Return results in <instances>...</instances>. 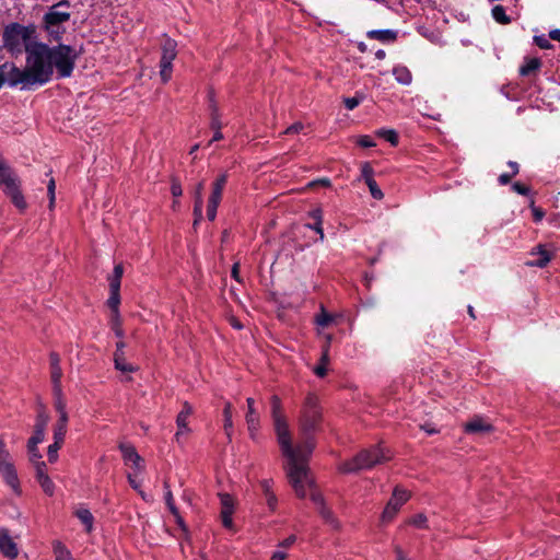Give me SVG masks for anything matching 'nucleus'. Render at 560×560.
I'll list each match as a JSON object with an SVG mask.
<instances>
[{"instance_id": "f257e3e1", "label": "nucleus", "mask_w": 560, "mask_h": 560, "mask_svg": "<svg viewBox=\"0 0 560 560\" xmlns=\"http://www.w3.org/2000/svg\"><path fill=\"white\" fill-rule=\"evenodd\" d=\"M270 405L277 442L282 455L287 459L284 470L290 485L294 489L295 494L301 499H304L307 490H310L311 500L316 505L324 522L334 529H338L340 524L332 512L325 505L323 495L315 489L314 480L307 466V458L314 448V443L306 438L303 443L293 446L288 418L281 399L273 395L270 398Z\"/></svg>"}, {"instance_id": "f03ea898", "label": "nucleus", "mask_w": 560, "mask_h": 560, "mask_svg": "<svg viewBox=\"0 0 560 560\" xmlns=\"http://www.w3.org/2000/svg\"><path fill=\"white\" fill-rule=\"evenodd\" d=\"M79 57L80 51L75 47L60 42L54 46L39 42L30 48V62L43 85L51 80L55 72L58 78L71 77Z\"/></svg>"}, {"instance_id": "7ed1b4c3", "label": "nucleus", "mask_w": 560, "mask_h": 560, "mask_svg": "<svg viewBox=\"0 0 560 560\" xmlns=\"http://www.w3.org/2000/svg\"><path fill=\"white\" fill-rule=\"evenodd\" d=\"M2 38L4 47L11 54L20 55L25 51L26 57H30L31 46L39 43L33 24L11 23L4 27Z\"/></svg>"}, {"instance_id": "20e7f679", "label": "nucleus", "mask_w": 560, "mask_h": 560, "mask_svg": "<svg viewBox=\"0 0 560 560\" xmlns=\"http://www.w3.org/2000/svg\"><path fill=\"white\" fill-rule=\"evenodd\" d=\"M70 2L61 0L48 7L42 19V27L50 42L59 43L67 32L71 19Z\"/></svg>"}, {"instance_id": "39448f33", "label": "nucleus", "mask_w": 560, "mask_h": 560, "mask_svg": "<svg viewBox=\"0 0 560 560\" xmlns=\"http://www.w3.org/2000/svg\"><path fill=\"white\" fill-rule=\"evenodd\" d=\"M389 459L384 448L380 445L360 452L351 460L343 463L340 466L342 472H355L361 469H370L373 466L384 463Z\"/></svg>"}, {"instance_id": "423d86ee", "label": "nucleus", "mask_w": 560, "mask_h": 560, "mask_svg": "<svg viewBox=\"0 0 560 560\" xmlns=\"http://www.w3.org/2000/svg\"><path fill=\"white\" fill-rule=\"evenodd\" d=\"M5 80L10 86L21 85L24 90L43 85L40 79L33 69V65L30 62V57H26V66L24 69H20L14 65L9 66V69L5 72Z\"/></svg>"}, {"instance_id": "0eeeda50", "label": "nucleus", "mask_w": 560, "mask_h": 560, "mask_svg": "<svg viewBox=\"0 0 560 560\" xmlns=\"http://www.w3.org/2000/svg\"><path fill=\"white\" fill-rule=\"evenodd\" d=\"M0 476L4 483L11 488L15 494L21 493L20 480L14 466L13 457L7 447V443L0 436Z\"/></svg>"}, {"instance_id": "6e6552de", "label": "nucleus", "mask_w": 560, "mask_h": 560, "mask_svg": "<svg viewBox=\"0 0 560 560\" xmlns=\"http://www.w3.org/2000/svg\"><path fill=\"white\" fill-rule=\"evenodd\" d=\"M0 186L3 187L4 192L11 198L16 208L20 210L26 208V202L19 189L16 178L5 165L0 170Z\"/></svg>"}, {"instance_id": "1a4fd4ad", "label": "nucleus", "mask_w": 560, "mask_h": 560, "mask_svg": "<svg viewBox=\"0 0 560 560\" xmlns=\"http://www.w3.org/2000/svg\"><path fill=\"white\" fill-rule=\"evenodd\" d=\"M320 421V410L318 408V399L314 395H308L305 399L301 425L305 434L316 430Z\"/></svg>"}, {"instance_id": "9d476101", "label": "nucleus", "mask_w": 560, "mask_h": 560, "mask_svg": "<svg viewBox=\"0 0 560 560\" xmlns=\"http://www.w3.org/2000/svg\"><path fill=\"white\" fill-rule=\"evenodd\" d=\"M177 44L174 39L167 37L162 45V56L160 60V75L164 83L168 82L173 71V60L177 56Z\"/></svg>"}, {"instance_id": "9b49d317", "label": "nucleus", "mask_w": 560, "mask_h": 560, "mask_svg": "<svg viewBox=\"0 0 560 560\" xmlns=\"http://www.w3.org/2000/svg\"><path fill=\"white\" fill-rule=\"evenodd\" d=\"M410 493L406 489L395 487L393 495L387 502L382 515L381 522L387 524L394 520L400 508L409 500Z\"/></svg>"}, {"instance_id": "f8f14e48", "label": "nucleus", "mask_w": 560, "mask_h": 560, "mask_svg": "<svg viewBox=\"0 0 560 560\" xmlns=\"http://www.w3.org/2000/svg\"><path fill=\"white\" fill-rule=\"evenodd\" d=\"M226 182V174H222L212 184V189L207 206V218L210 221H213L217 217V210L221 202L223 189L225 187Z\"/></svg>"}, {"instance_id": "ddd939ff", "label": "nucleus", "mask_w": 560, "mask_h": 560, "mask_svg": "<svg viewBox=\"0 0 560 560\" xmlns=\"http://www.w3.org/2000/svg\"><path fill=\"white\" fill-rule=\"evenodd\" d=\"M220 520L222 526L229 530H235L233 514L236 508V501L229 493H220Z\"/></svg>"}, {"instance_id": "4468645a", "label": "nucleus", "mask_w": 560, "mask_h": 560, "mask_svg": "<svg viewBox=\"0 0 560 560\" xmlns=\"http://www.w3.org/2000/svg\"><path fill=\"white\" fill-rule=\"evenodd\" d=\"M192 412V406L187 401L183 402L182 410L176 417L177 432L175 433V440L177 443H180V438L183 435H187L191 432V429L188 425V421Z\"/></svg>"}, {"instance_id": "2eb2a0df", "label": "nucleus", "mask_w": 560, "mask_h": 560, "mask_svg": "<svg viewBox=\"0 0 560 560\" xmlns=\"http://www.w3.org/2000/svg\"><path fill=\"white\" fill-rule=\"evenodd\" d=\"M247 412L245 415V420L247 423V429L252 439H255L257 432L260 428V416L255 408V400L253 398H247Z\"/></svg>"}, {"instance_id": "dca6fc26", "label": "nucleus", "mask_w": 560, "mask_h": 560, "mask_svg": "<svg viewBox=\"0 0 560 560\" xmlns=\"http://www.w3.org/2000/svg\"><path fill=\"white\" fill-rule=\"evenodd\" d=\"M35 479L45 494L49 497L54 495L56 487L51 478L48 476L46 463L37 464V468L35 469Z\"/></svg>"}, {"instance_id": "f3484780", "label": "nucleus", "mask_w": 560, "mask_h": 560, "mask_svg": "<svg viewBox=\"0 0 560 560\" xmlns=\"http://www.w3.org/2000/svg\"><path fill=\"white\" fill-rule=\"evenodd\" d=\"M0 552L9 559H14L19 555L16 544L4 528L0 529Z\"/></svg>"}, {"instance_id": "a211bd4d", "label": "nucleus", "mask_w": 560, "mask_h": 560, "mask_svg": "<svg viewBox=\"0 0 560 560\" xmlns=\"http://www.w3.org/2000/svg\"><path fill=\"white\" fill-rule=\"evenodd\" d=\"M119 450L126 464H131L138 471L142 469V458L132 445L120 443Z\"/></svg>"}, {"instance_id": "6ab92c4d", "label": "nucleus", "mask_w": 560, "mask_h": 560, "mask_svg": "<svg viewBox=\"0 0 560 560\" xmlns=\"http://www.w3.org/2000/svg\"><path fill=\"white\" fill-rule=\"evenodd\" d=\"M492 429L491 423L481 417H475L465 424V431L470 434H486Z\"/></svg>"}, {"instance_id": "aec40b11", "label": "nucleus", "mask_w": 560, "mask_h": 560, "mask_svg": "<svg viewBox=\"0 0 560 560\" xmlns=\"http://www.w3.org/2000/svg\"><path fill=\"white\" fill-rule=\"evenodd\" d=\"M54 407L58 412V418H69L67 412V404L62 394L61 386H52Z\"/></svg>"}, {"instance_id": "412c9836", "label": "nucleus", "mask_w": 560, "mask_h": 560, "mask_svg": "<svg viewBox=\"0 0 560 560\" xmlns=\"http://www.w3.org/2000/svg\"><path fill=\"white\" fill-rule=\"evenodd\" d=\"M530 255H538V259L537 260H534V261H530L528 262L527 265L529 266H534V267H538V268H544L546 267L550 260H551V255L550 253L545 248L544 245H538L536 248H534L532 252H530Z\"/></svg>"}, {"instance_id": "4be33fe9", "label": "nucleus", "mask_w": 560, "mask_h": 560, "mask_svg": "<svg viewBox=\"0 0 560 560\" xmlns=\"http://www.w3.org/2000/svg\"><path fill=\"white\" fill-rule=\"evenodd\" d=\"M50 375L52 386H61L62 370L60 368V359L57 353L50 354Z\"/></svg>"}, {"instance_id": "5701e85b", "label": "nucleus", "mask_w": 560, "mask_h": 560, "mask_svg": "<svg viewBox=\"0 0 560 560\" xmlns=\"http://www.w3.org/2000/svg\"><path fill=\"white\" fill-rule=\"evenodd\" d=\"M366 36L370 39H376L382 43H389L396 39L397 33L392 30H372L368 32Z\"/></svg>"}, {"instance_id": "b1692460", "label": "nucleus", "mask_w": 560, "mask_h": 560, "mask_svg": "<svg viewBox=\"0 0 560 560\" xmlns=\"http://www.w3.org/2000/svg\"><path fill=\"white\" fill-rule=\"evenodd\" d=\"M541 61L538 58H525L523 66L520 68V74L529 77L539 70Z\"/></svg>"}, {"instance_id": "393cba45", "label": "nucleus", "mask_w": 560, "mask_h": 560, "mask_svg": "<svg viewBox=\"0 0 560 560\" xmlns=\"http://www.w3.org/2000/svg\"><path fill=\"white\" fill-rule=\"evenodd\" d=\"M124 275V267L121 264H117L114 267L113 273L108 276L109 291H120V282Z\"/></svg>"}, {"instance_id": "a878e982", "label": "nucleus", "mask_w": 560, "mask_h": 560, "mask_svg": "<svg viewBox=\"0 0 560 560\" xmlns=\"http://www.w3.org/2000/svg\"><path fill=\"white\" fill-rule=\"evenodd\" d=\"M69 418H58L57 422L54 425V441L57 443H62L65 441V436L67 433Z\"/></svg>"}, {"instance_id": "bb28decb", "label": "nucleus", "mask_w": 560, "mask_h": 560, "mask_svg": "<svg viewBox=\"0 0 560 560\" xmlns=\"http://www.w3.org/2000/svg\"><path fill=\"white\" fill-rule=\"evenodd\" d=\"M393 74L396 79V81L404 85H409L412 81L411 72L407 67L398 66L395 67L393 70Z\"/></svg>"}, {"instance_id": "cd10ccee", "label": "nucleus", "mask_w": 560, "mask_h": 560, "mask_svg": "<svg viewBox=\"0 0 560 560\" xmlns=\"http://www.w3.org/2000/svg\"><path fill=\"white\" fill-rule=\"evenodd\" d=\"M223 417H224V431L229 439H231L232 431H233V407L231 402H225L224 409H223Z\"/></svg>"}, {"instance_id": "c85d7f7f", "label": "nucleus", "mask_w": 560, "mask_h": 560, "mask_svg": "<svg viewBox=\"0 0 560 560\" xmlns=\"http://www.w3.org/2000/svg\"><path fill=\"white\" fill-rule=\"evenodd\" d=\"M52 550L56 560H73L70 550L61 541H54Z\"/></svg>"}, {"instance_id": "c756f323", "label": "nucleus", "mask_w": 560, "mask_h": 560, "mask_svg": "<svg viewBox=\"0 0 560 560\" xmlns=\"http://www.w3.org/2000/svg\"><path fill=\"white\" fill-rule=\"evenodd\" d=\"M77 517L85 525V529L88 533H91L93 529V521L94 517L92 513L86 509H81L77 511Z\"/></svg>"}, {"instance_id": "7c9ffc66", "label": "nucleus", "mask_w": 560, "mask_h": 560, "mask_svg": "<svg viewBox=\"0 0 560 560\" xmlns=\"http://www.w3.org/2000/svg\"><path fill=\"white\" fill-rule=\"evenodd\" d=\"M119 304H120V291H109V298L107 300V305L112 310L113 314H115V318L118 322L119 314Z\"/></svg>"}, {"instance_id": "2f4dec72", "label": "nucleus", "mask_w": 560, "mask_h": 560, "mask_svg": "<svg viewBox=\"0 0 560 560\" xmlns=\"http://www.w3.org/2000/svg\"><path fill=\"white\" fill-rule=\"evenodd\" d=\"M27 455L28 459L32 463L34 469L37 468V464L44 463L42 459V454L38 450V445H32L27 443Z\"/></svg>"}, {"instance_id": "473e14b6", "label": "nucleus", "mask_w": 560, "mask_h": 560, "mask_svg": "<svg viewBox=\"0 0 560 560\" xmlns=\"http://www.w3.org/2000/svg\"><path fill=\"white\" fill-rule=\"evenodd\" d=\"M114 362H115V368L120 372L130 373V372L135 371V368L131 364L126 362L125 357L122 354L115 353Z\"/></svg>"}, {"instance_id": "72a5a7b5", "label": "nucleus", "mask_w": 560, "mask_h": 560, "mask_svg": "<svg viewBox=\"0 0 560 560\" xmlns=\"http://www.w3.org/2000/svg\"><path fill=\"white\" fill-rule=\"evenodd\" d=\"M49 421V416L44 408H39L36 417L35 429L46 431V427Z\"/></svg>"}, {"instance_id": "f704fd0d", "label": "nucleus", "mask_w": 560, "mask_h": 560, "mask_svg": "<svg viewBox=\"0 0 560 560\" xmlns=\"http://www.w3.org/2000/svg\"><path fill=\"white\" fill-rule=\"evenodd\" d=\"M335 316L327 313L322 306L320 313L316 316V324L322 327H326L335 322Z\"/></svg>"}, {"instance_id": "c9c22d12", "label": "nucleus", "mask_w": 560, "mask_h": 560, "mask_svg": "<svg viewBox=\"0 0 560 560\" xmlns=\"http://www.w3.org/2000/svg\"><path fill=\"white\" fill-rule=\"evenodd\" d=\"M492 16L498 23L501 24H508L510 22V18L506 15L502 5H495L492 9Z\"/></svg>"}, {"instance_id": "e433bc0d", "label": "nucleus", "mask_w": 560, "mask_h": 560, "mask_svg": "<svg viewBox=\"0 0 560 560\" xmlns=\"http://www.w3.org/2000/svg\"><path fill=\"white\" fill-rule=\"evenodd\" d=\"M377 136L384 138L386 141H388L393 145H397L398 143V136L395 130L393 129H380L377 132Z\"/></svg>"}, {"instance_id": "4c0bfd02", "label": "nucleus", "mask_w": 560, "mask_h": 560, "mask_svg": "<svg viewBox=\"0 0 560 560\" xmlns=\"http://www.w3.org/2000/svg\"><path fill=\"white\" fill-rule=\"evenodd\" d=\"M61 446H62V443H57L56 441H54V443H51L48 446L47 457H48V462L49 463H56L57 462V459H58V451L61 448Z\"/></svg>"}, {"instance_id": "58836bf2", "label": "nucleus", "mask_w": 560, "mask_h": 560, "mask_svg": "<svg viewBox=\"0 0 560 560\" xmlns=\"http://www.w3.org/2000/svg\"><path fill=\"white\" fill-rule=\"evenodd\" d=\"M165 503L172 514H176V505L174 503V498L172 491L168 489V486L165 485V494H164Z\"/></svg>"}, {"instance_id": "ea45409f", "label": "nucleus", "mask_w": 560, "mask_h": 560, "mask_svg": "<svg viewBox=\"0 0 560 560\" xmlns=\"http://www.w3.org/2000/svg\"><path fill=\"white\" fill-rule=\"evenodd\" d=\"M210 127L213 130H221V128H222V124L220 121L218 108L215 107V105L211 106V124H210Z\"/></svg>"}, {"instance_id": "a19ab883", "label": "nucleus", "mask_w": 560, "mask_h": 560, "mask_svg": "<svg viewBox=\"0 0 560 560\" xmlns=\"http://www.w3.org/2000/svg\"><path fill=\"white\" fill-rule=\"evenodd\" d=\"M366 185H368L370 192L374 199L381 200L384 197L383 191L380 189V187L377 186V184L374 179L373 180L369 179Z\"/></svg>"}, {"instance_id": "79ce46f5", "label": "nucleus", "mask_w": 560, "mask_h": 560, "mask_svg": "<svg viewBox=\"0 0 560 560\" xmlns=\"http://www.w3.org/2000/svg\"><path fill=\"white\" fill-rule=\"evenodd\" d=\"M362 101H363V96L362 95H357V96H353V97H346L343 100V103H345V106H346L347 109L352 110L357 106H359V104Z\"/></svg>"}, {"instance_id": "37998d69", "label": "nucleus", "mask_w": 560, "mask_h": 560, "mask_svg": "<svg viewBox=\"0 0 560 560\" xmlns=\"http://www.w3.org/2000/svg\"><path fill=\"white\" fill-rule=\"evenodd\" d=\"M203 187H205V183L203 182H200L195 187V191H194L195 206H203V198H202Z\"/></svg>"}, {"instance_id": "c03bdc74", "label": "nucleus", "mask_w": 560, "mask_h": 560, "mask_svg": "<svg viewBox=\"0 0 560 560\" xmlns=\"http://www.w3.org/2000/svg\"><path fill=\"white\" fill-rule=\"evenodd\" d=\"M427 516L424 514H417L412 518H410L409 523L416 527L424 528L427 527Z\"/></svg>"}, {"instance_id": "a18cd8bd", "label": "nucleus", "mask_w": 560, "mask_h": 560, "mask_svg": "<svg viewBox=\"0 0 560 560\" xmlns=\"http://www.w3.org/2000/svg\"><path fill=\"white\" fill-rule=\"evenodd\" d=\"M361 177L364 179L365 184L370 180H373V168L369 163H364L361 167Z\"/></svg>"}, {"instance_id": "49530a36", "label": "nucleus", "mask_w": 560, "mask_h": 560, "mask_svg": "<svg viewBox=\"0 0 560 560\" xmlns=\"http://www.w3.org/2000/svg\"><path fill=\"white\" fill-rule=\"evenodd\" d=\"M45 432L40 430H34L33 435L28 439L27 443L32 445H38L44 441Z\"/></svg>"}, {"instance_id": "de8ad7c7", "label": "nucleus", "mask_w": 560, "mask_h": 560, "mask_svg": "<svg viewBox=\"0 0 560 560\" xmlns=\"http://www.w3.org/2000/svg\"><path fill=\"white\" fill-rule=\"evenodd\" d=\"M260 488L262 490L264 495H269L271 493H275L272 490L273 487V480L272 479H264L259 482Z\"/></svg>"}, {"instance_id": "09e8293b", "label": "nucleus", "mask_w": 560, "mask_h": 560, "mask_svg": "<svg viewBox=\"0 0 560 560\" xmlns=\"http://www.w3.org/2000/svg\"><path fill=\"white\" fill-rule=\"evenodd\" d=\"M55 189H56V185H55V180L54 179H50L49 183H48V186H47V190H48V197H49V209L51 210L55 206Z\"/></svg>"}, {"instance_id": "8fccbe9b", "label": "nucleus", "mask_w": 560, "mask_h": 560, "mask_svg": "<svg viewBox=\"0 0 560 560\" xmlns=\"http://www.w3.org/2000/svg\"><path fill=\"white\" fill-rule=\"evenodd\" d=\"M110 322H112V328L115 331V335L119 338L122 337L124 334H122V329H121L120 315L118 314V323L115 318V314L112 315Z\"/></svg>"}, {"instance_id": "3c124183", "label": "nucleus", "mask_w": 560, "mask_h": 560, "mask_svg": "<svg viewBox=\"0 0 560 560\" xmlns=\"http://www.w3.org/2000/svg\"><path fill=\"white\" fill-rule=\"evenodd\" d=\"M357 143L362 148L375 147V142L370 136H360L357 140Z\"/></svg>"}, {"instance_id": "603ef678", "label": "nucleus", "mask_w": 560, "mask_h": 560, "mask_svg": "<svg viewBox=\"0 0 560 560\" xmlns=\"http://www.w3.org/2000/svg\"><path fill=\"white\" fill-rule=\"evenodd\" d=\"M534 40H535L536 45L541 49L551 48V44L545 35L535 36Z\"/></svg>"}, {"instance_id": "864d4df0", "label": "nucleus", "mask_w": 560, "mask_h": 560, "mask_svg": "<svg viewBox=\"0 0 560 560\" xmlns=\"http://www.w3.org/2000/svg\"><path fill=\"white\" fill-rule=\"evenodd\" d=\"M171 192L173 197L178 198L183 194L182 185L178 180L173 179L171 185Z\"/></svg>"}, {"instance_id": "5fc2aeb1", "label": "nucleus", "mask_w": 560, "mask_h": 560, "mask_svg": "<svg viewBox=\"0 0 560 560\" xmlns=\"http://www.w3.org/2000/svg\"><path fill=\"white\" fill-rule=\"evenodd\" d=\"M331 340V337L328 336L327 338V345L326 347L324 348L323 350V354H322V358H320V363L319 364H324V365H328L329 363V354H328V350H329V342Z\"/></svg>"}, {"instance_id": "6e6d98bb", "label": "nucleus", "mask_w": 560, "mask_h": 560, "mask_svg": "<svg viewBox=\"0 0 560 560\" xmlns=\"http://www.w3.org/2000/svg\"><path fill=\"white\" fill-rule=\"evenodd\" d=\"M304 126L303 124L301 122H295L293 125H291L290 127H288L284 131L285 135H294V133H298L300 132L301 130H303Z\"/></svg>"}, {"instance_id": "4d7b16f0", "label": "nucleus", "mask_w": 560, "mask_h": 560, "mask_svg": "<svg viewBox=\"0 0 560 560\" xmlns=\"http://www.w3.org/2000/svg\"><path fill=\"white\" fill-rule=\"evenodd\" d=\"M512 188L520 195L526 196L529 194V188L521 183H514Z\"/></svg>"}, {"instance_id": "13d9d810", "label": "nucleus", "mask_w": 560, "mask_h": 560, "mask_svg": "<svg viewBox=\"0 0 560 560\" xmlns=\"http://www.w3.org/2000/svg\"><path fill=\"white\" fill-rule=\"evenodd\" d=\"M265 498H266V502H267L268 508L271 511H275L276 508H277V503H278L277 495L275 493H271L269 495H266Z\"/></svg>"}, {"instance_id": "bf43d9fd", "label": "nucleus", "mask_w": 560, "mask_h": 560, "mask_svg": "<svg viewBox=\"0 0 560 560\" xmlns=\"http://www.w3.org/2000/svg\"><path fill=\"white\" fill-rule=\"evenodd\" d=\"M174 518H175V522L176 524L178 525V527L185 533L187 534V526L183 520V517L180 516L179 512H178V509L176 510V514H173Z\"/></svg>"}, {"instance_id": "052dcab7", "label": "nucleus", "mask_w": 560, "mask_h": 560, "mask_svg": "<svg viewBox=\"0 0 560 560\" xmlns=\"http://www.w3.org/2000/svg\"><path fill=\"white\" fill-rule=\"evenodd\" d=\"M322 223L323 222H317L315 221L314 224H307V228L314 230L316 233L319 234V240L323 241L324 240V231H323V228H322Z\"/></svg>"}, {"instance_id": "680f3d73", "label": "nucleus", "mask_w": 560, "mask_h": 560, "mask_svg": "<svg viewBox=\"0 0 560 560\" xmlns=\"http://www.w3.org/2000/svg\"><path fill=\"white\" fill-rule=\"evenodd\" d=\"M202 207L203 206H194V225H197L202 220Z\"/></svg>"}, {"instance_id": "e2e57ef3", "label": "nucleus", "mask_w": 560, "mask_h": 560, "mask_svg": "<svg viewBox=\"0 0 560 560\" xmlns=\"http://www.w3.org/2000/svg\"><path fill=\"white\" fill-rule=\"evenodd\" d=\"M128 478V481H129V485L137 491H139V493L142 495V498H144V494L142 491L139 490L140 488V483L137 481L136 477L131 474H128L127 476Z\"/></svg>"}, {"instance_id": "0e129e2a", "label": "nucleus", "mask_w": 560, "mask_h": 560, "mask_svg": "<svg viewBox=\"0 0 560 560\" xmlns=\"http://www.w3.org/2000/svg\"><path fill=\"white\" fill-rule=\"evenodd\" d=\"M310 217L317 222H323V211L320 208H316L310 212Z\"/></svg>"}, {"instance_id": "69168bd1", "label": "nucleus", "mask_w": 560, "mask_h": 560, "mask_svg": "<svg viewBox=\"0 0 560 560\" xmlns=\"http://www.w3.org/2000/svg\"><path fill=\"white\" fill-rule=\"evenodd\" d=\"M313 371L317 376L324 377L327 373V366L324 364H318L314 368Z\"/></svg>"}, {"instance_id": "338daca9", "label": "nucleus", "mask_w": 560, "mask_h": 560, "mask_svg": "<svg viewBox=\"0 0 560 560\" xmlns=\"http://www.w3.org/2000/svg\"><path fill=\"white\" fill-rule=\"evenodd\" d=\"M533 217L535 222H540L545 215L544 211L539 208L533 207Z\"/></svg>"}, {"instance_id": "774afa93", "label": "nucleus", "mask_w": 560, "mask_h": 560, "mask_svg": "<svg viewBox=\"0 0 560 560\" xmlns=\"http://www.w3.org/2000/svg\"><path fill=\"white\" fill-rule=\"evenodd\" d=\"M394 551L396 553V560H409L399 546H395Z\"/></svg>"}]
</instances>
